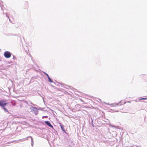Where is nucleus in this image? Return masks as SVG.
<instances>
[{"mask_svg": "<svg viewBox=\"0 0 147 147\" xmlns=\"http://www.w3.org/2000/svg\"><path fill=\"white\" fill-rule=\"evenodd\" d=\"M7 104V103H6L3 100H0V106L3 107V109L6 110L7 112H8V110L4 107Z\"/></svg>", "mask_w": 147, "mask_h": 147, "instance_id": "obj_1", "label": "nucleus"}, {"mask_svg": "<svg viewBox=\"0 0 147 147\" xmlns=\"http://www.w3.org/2000/svg\"><path fill=\"white\" fill-rule=\"evenodd\" d=\"M4 55L5 58H9L11 57V54L9 52L6 51L4 53Z\"/></svg>", "mask_w": 147, "mask_h": 147, "instance_id": "obj_2", "label": "nucleus"}, {"mask_svg": "<svg viewBox=\"0 0 147 147\" xmlns=\"http://www.w3.org/2000/svg\"><path fill=\"white\" fill-rule=\"evenodd\" d=\"M45 123L49 127H52V128H53V126L51 124L50 122L47 121H45Z\"/></svg>", "mask_w": 147, "mask_h": 147, "instance_id": "obj_3", "label": "nucleus"}, {"mask_svg": "<svg viewBox=\"0 0 147 147\" xmlns=\"http://www.w3.org/2000/svg\"><path fill=\"white\" fill-rule=\"evenodd\" d=\"M60 126H61V129H62V130H63V132H64L66 133V131L64 128L63 126H62L61 124Z\"/></svg>", "mask_w": 147, "mask_h": 147, "instance_id": "obj_4", "label": "nucleus"}, {"mask_svg": "<svg viewBox=\"0 0 147 147\" xmlns=\"http://www.w3.org/2000/svg\"><path fill=\"white\" fill-rule=\"evenodd\" d=\"M118 104H112L111 105L112 107H116L118 106Z\"/></svg>", "mask_w": 147, "mask_h": 147, "instance_id": "obj_5", "label": "nucleus"}, {"mask_svg": "<svg viewBox=\"0 0 147 147\" xmlns=\"http://www.w3.org/2000/svg\"><path fill=\"white\" fill-rule=\"evenodd\" d=\"M48 78L49 79V81L50 82H53V81L51 80V78H50L49 77H48Z\"/></svg>", "mask_w": 147, "mask_h": 147, "instance_id": "obj_6", "label": "nucleus"}, {"mask_svg": "<svg viewBox=\"0 0 147 147\" xmlns=\"http://www.w3.org/2000/svg\"><path fill=\"white\" fill-rule=\"evenodd\" d=\"M140 99V100H146L147 99V97L146 98H142Z\"/></svg>", "mask_w": 147, "mask_h": 147, "instance_id": "obj_7", "label": "nucleus"}, {"mask_svg": "<svg viewBox=\"0 0 147 147\" xmlns=\"http://www.w3.org/2000/svg\"><path fill=\"white\" fill-rule=\"evenodd\" d=\"M45 73V74H46L47 75V77H49V75H48V74H46L45 73Z\"/></svg>", "mask_w": 147, "mask_h": 147, "instance_id": "obj_8", "label": "nucleus"}]
</instances>
